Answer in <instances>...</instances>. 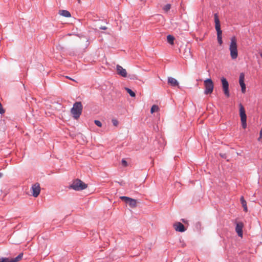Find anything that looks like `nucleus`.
Wrapping results in <instances>:
<instances>
[{"instance_id":"f257e3e1","label":"nucleus","mask_w":262,"mask_h":262,"mask_svg":"<svg viewBox=\"0 0 262 262\" xmlns=\"http://www.w3.org/2000/svg\"><path fill=\"white\" fill-rule=\"evenodd\" d=\"M83 106L81 102L77 101L73 104V107L71 110V113L73 117L77 119L79 118L82 112Z\"/></svg>"},{"instance_id":"f03ea898","label":"nucleus","mask_w":262,"mask_h":262,"mask_svg":"<svg viewBox=\"0 0 262 262\" xmlns=\"http://www.w3.org/2000/svg\"><path fill=\"white\" fill-rule=\"evenodd\" d=\"M88 187V185L83 182L79 179L73 180L72 183L69 186L70 189H72L76 191H80L85 189Z\"/></svg>"},{"instance_id":"7ed1b4c3","label":"nucleus","mask_w":262,"mask_h":262,"mask_svg":"<svg viewBox=\"0 0 262 262\" xmlns=\"http://www.w3.org/2000/svg\"><path fill=\"white\" fill-rule=\"evenodd\" d=\"M231 57L232 59H236L238 56L237 46L236 39L235 36L231 38V42L229 47Z\"/></svg>"},{"instance_id":"20e7f679","label":"nucleus","mask_w":262,"mask_h":262,"mask_svg":"<svg viewBox=\"0 0 262 262\" xmlns=\"http://www.w3.org/2000/svg\"><path fill=\"white\" fill-rule=\"evenodd\" d=\"M214 22H215V28L217 32V39L218 43L221 45L223 43L222 40V31L221 29L220 21L217 15V14L215 13L214 15Z\"/></svg>"},{"instance_id":"39448f33","label":"nucleus","mask_w":262,"mask_h":262,"mask_svg":"<svg viewBox=\"0 0 262 262\" xmlns=\"http://www.w3.org/2000/svg\"><path fill=\"white\" fill-rule=\"evenodd\" d=\"M239 116L241 117L242 125L243 128H246L247 127V115L245 108L243 105L240 103L239 105Z\"/></svg>"},{"instance_id":"423d86ee","label":"nucleus","mask_w":262,"mask_h":262,"mask_svg":"<svg viewBox=\"0 0 262 262\" xmlns=\"http://www.w3.org/2000/svg\"><path fill=\"white\" fill-rule=\"evenodd\" d=\"M205 88L204 94L206 95L210 94L212 93L214 88L213 82L211 79L208 78L204 81Z\"/></svg>"},{"instance_id":"0eeeda50","label":"nucleus","mask_w":262,"mask_h":262,"mask_svg":"<svg viewBox=\"0 0 262 262\" xmlns=\"http://www.w3.org/2000/svg\"><path fill=\"white\" fill-rule=\"evenodd\" d=\"M221 82L222 84V88L224 91V93L227 97H229L230 93L229 91V83L227 79L222 77L221 78Z\"/></svg>"},{"instance_id":"6e6552de","label":"nucleus","mask_w":262,"mask_h":262,"mask_svg":"<svg viewBox=\"0 0 262 262\" xmlns=\"http://www.w3.org/2000/svg\"><path fill=\"white\" fill-rule=\"evenodd\" d=\"M31 190H32V195L35 198L38 196L40 192L39 184L36 183L33 184L31 187Z\"/></svg>"},{"instance_id":"1a4fd4ad","label":"nucleus","mask_w":262,"mask_h":262,"mask_svg":"<svg viewBox=\"0 0 262 262\" xmlns=\"http://www.w3.org/2000/svg\"><path fill=\"white\" fill-rule=\"evenodd\" d=\"M173 226L176 231L183 232L186 230L184 226L180 222L175 223Z\"/></svg>"},{"instance_id":"9d476101","label":"nucleus","mask_w":262,"mask_h":262,"mask_svg":"<svg viewBox=\"0 0 262 262\" xmlns=\"http://www.w3.org/2000/svg\"><path fill=\"white\" fill-rule=\"evenodd\" d=\"M244 227V224L242 222H238L236 223L235 231L237 233V235L239 237L243 236V228Z\"/></svg>"},{"instance_id":"9b49d317","label":"nucleus","mask_w":262,"mask_h":262,"mask_svg":"<svg viewBox=\"0 0 262 262\" xmlns=\"http://www.w3.org/2000/svg\"><path fill=\"white\" fill-rule=\"evenodd\" d=\"M116 70L117 72V74L123 77H127V72L125 69H123L121 66L117 65Z\"/></svg>"},{"instance_id":"f8f14e48","label":"nucleus","mask_w":262,"mask_h":262,"mask_svg":"<svg viewBox=\"0 0 262 262\" xmlns=\"http://www.w3.org/2000/svg\"><path fill=\"white\" fill-rule=\"evenodd\" d=\"M239 84L241 86V90L243 93H245L246 92V85L244 83V73H241L239 75Z\"/></svg>"},{"instance_id":"ddd939ff","label":"nucleus","mask_w":262,"mask_h":262,"mask_svg":"<svg viewBox=\"0 0 262 262\" xmlns=\"http://www.w3.org/2000/svg\"><path fill=\"white\" fill-rule=\"evenodd\" d=\"M168 83L169 84L172 86H178L179 82L178 81L172 77H168Z\"/></svg>"},{"instance_id":"4468645a","label":"nucleus","mask_w":262,"mask_h":262,"mask_svg":"<svg viewBox=\"0 0 262 262\" xmlns=\"http://www.w3.org/2000/svg\"><path fill=\"white\" fill-rule=\"evenodd\" d=\"M241 204L242 205V206L244 208V210L245 211V212H247L248 211V208H247V203H246V200L244 199V196H242L241 198Z\"/></svg>"},{"instance_id":"2eb2a0df","label":"nucleus","mask_w":262,"mask_h":262,"mask_svg":"<svg viewBox=\"0 0 262 262\" xmlns=\"http://www.w3.org/2000/svg\"><path fill=\"white\" fill-rule=\"evenodd\" d=\"M59 13L61 15L66 17H70L71 16L70 13L68 11L65 10H60Z\"/></svg>"},{"instance_id":"dca6fc26","label":"nucleus","mask_w":262,"mask_h":262,"mask_svg":"<svg viewBox=\"0 0 262 262\" xmlns=\"http://www.w3.org/2000/svg\"><path fill=\"white\" fill-rule=\"evenodd\" d=\"M128 204L131 208H135L137 206V200L130 198L129 201H128Z\"/></svg>"},{"instance_id":"f3484780","label":"nucleus","mask_w":262,"mask_h":262,"mask_svg":"<svg viewBox=\"0 0 262 262\" xmlns=\"http://www.w3.org/2000/svg\"><path fill=\"white\" fill-rule=\"evenodd\" d=\"M23 253H21L19 254L18 255L17 257H16L15 258H12L10 260L9 259V262H17V261H19L20 259H21V258H23Z\"/></svg>"},{"instance_id":"a211bd4d","label":"nucleus","mask_w":262,"mask_h":262,"mask_svg":"<svg viewBox=\"0 0 262 262\" xmlns=\"http://www.w3.org/2000/svg\"><path fill=\"white\" fill-rule=\"evenodd\" d=\"M174 37L171 35H168L167 36V42L170 44V45H173L174 42Z\"/></svg>"},{"instance_id":"6ab92c4d","label":"nucleus","mask_w":262,"mask_h":262,"mask_svg":"<svg viewBox=\"0 0 262 262\" xmlns=\"http://www.w3.org/2000/svg\"><path fill=\"white\" fill-rule=\"evenodd\" d=\"M125 90L129 94V95L131 97H135V96H136L135 93L134 92H133L131 89H130L128 88H125Z\"/></svg>"},{"instance_id":"aec40b11","label":"nucleus","mask_w":262,"mask_h":262,"mask_svg":"<svg viewBox=\"0 0 262 262\" xmlns=\"http://www.w3.org/2000/svg\"><path fill=\"white\" fill-rule=\"evenodd\" d=\"M159 108L158 105H154L152 106L150 109L151 113H154L155 112H157L159 110Z\"/></svg>"},{"instance_id":"412c9836","label":"nucleus","mask_w":262,"mask_h":262,"mask_svg":"<svg viewBox=\"0 0 262 262\" xmlns=\"http://www.w3.org/2000/svg\"><path fill=\"white\" fill-rule=\"evenodd\" d=\"M120 199L124 201L126 204L128 203V201H129L130 198L125 196H122L120 197Z\"/></svg>"},{"instance_id":"4be33fe9","label":"nucleus","mask_w":262,"mask_h":262,"mask_svg":"<svg viewBox=\"0 0 262 262\" xmlns=\"http://www.w3.org/2000/svg\"><path fill=\"white\" fill-rule=\"evenodd\" d=\"M171 8V5L168 4L166 5L163 8V9L165 12H167Z\"/></svg>"},{"instance_id":"5701e85b","label":"nucleus","mask_w":262,"mask_h":262,"mask_svg":"<svg viewBox=\"0 0 262 262\" xmlns=\"http://www.w3.org/2000/svg\"><path fill=\"white\" fill-rule=\"evenodd\" d=\"M94 123L97 126L99 127L102 126V123L99 120H95L94 121Z\"/></svg>"},{"instance_id":"b1692460","label":"nucleus","mask_w":262,"mask_h":262,"mask_svg":"<svg viewBox=\"0 0 262 262\" xmlns=\"http://www.w3.org/2000/svg\"><path fill=\"white\" fill-rule=\"evenodd\" d=\"M0 262H9V259L8 258H0Z\"/></svg>"},{"instance_id":"393cba45","label":"nucleus","mask_w":262,"mask_h":262,"mask_svg":"<svg viewBox=\"0 0 262 262\" xmlns=\"http://www.w3.org/2000/svg\"><path fill=\"white\" fill-rule=\"evenodd\" d=\"M5 112V110L3 108L2 103L0 102V114H3Z\"/></svg>"},{"instance_id":"a878e982","label":"nucleus","mask_w":262,"mask_h":262,"mask_svg":"<svg viewBox=\"0 0 262 262\" xmlns=\"http://www.w3.org/2000/svg\"><path fill=\"white\" fill-rule=\"evenodd\" d=\"M112 123L113 125L115 126H117L118 124V121L116 119H112Z\"/></svg>"},{"instance_id":"bb28decb","label":"nucleus","mask_w":262,"mask_h":262,"mask_svg":"<svg viewBox=\"0 0 262 262\" xmlns=\"http://www.w3.org/2000/svg\"><path fill=\"white\" fill-rule=\"evenodd\" d=\"M121 162L123 166H126L127 165V163L124 159H122Z\"/></svg>"},{"instance_id":"cd10ccee","label":"nucleus","mask_w":262,"mask_h":262,"mask_svg":"<svg viewBox=\"0 0 262 262\" xmlns=\"http://www.w3.org/2000/svg\"><path fill=\"white\" fill-rule=\"evenodd\" d=\"M220 156L223 158H224V159H226L227 156V155L226 154H222V153H220Z\"/></svg>"},{"instance_id":"c85d7f7f","label":"nucleus","mask_w":262,"mask_h":262,"mask_svg":"<svg viewBox=\"0 0 262 262\" xmlns=\"http://www.w3.org/2000/svg\"><path fill=\"white\" fill-rule=\"evenodd\" d=\"M262 139V134H261V131L259 132V137L258 138V140L260 141Z\"/></svg>"},{"instance_id":"c756f323","label":"nucleus","mask_w":262,"mask_h":262,"mask_svg":"<svg viewBox=\"0 0 262 262\" xmlns=\"http://www.w3.org/2000/svg\"><path fill=\"white\" fill-rule=\"evenodd\" d=\"M99 28L101 30H104L107 29V27L105 26H101Z\"/></svg>"},{"instance_id":"7c9ffc66","label":"nucleus","mask_w":262,"mask_h":262,"mask_svg":"<svg viewBox=\"0 0 262 262\" xmlns=\"http://www.w3.org/2000/svg\"><path fill=\"white\" fill-rule=\"evenodd\" d=\"M180 243H181V241H180ZM182 247H184L185 246V244L184 243V242H182Z\"/></svg>"},{"instance_id":"2f4dec72","label":"nucleus","mask_w":262,"mask_h":262,"mask_svg":"<svg viewBox=\"0 0 262 262\" xmlns=\"http://www.w3.org/2000/svg\"><path fill=\"white\" fill-rule=\"evenodd\" d=\"M3 176V173L0 172V178H2Z\"/></svg>"},{"instance_id":"473e14b6","label":"nucleus","mask_w":262,"mask_h":262,"mask_svg":"<svg viewBox=\"0 0 262 262\" xmlns=\"http://www.w3.org/2000/svg\"><path fill=\"white\" fill-rule=\"evenodd\" d=\"M182 221L183 223H185V219H182Z\"/></svg>"},{"instance_id":"72a5a7b5","label":"nucleus","mask_w":262,"mask_h":262,"mask_svg":"<svg viewBox=\"0 0 262 262\" xmlns=\"http://www.w3.org/2000/svg\"><path fill=\"white\" fill-rule=\"evenodd\" d=\"M77 1L78 3L79 4H80V3H81L80 0H77Z\"/></svg>"},{"instance_id":"f704fd0d","label":"nucleus","mask_w":262,"mask_h":262,"mask_svg":"<svg viewBox=\"0 0 262 262\" xmlns=\"http://www.w3.org/2000/svg\"><path fill=\"white\" fill-rule=\"evenodd\" d=\"M67 78H69V79H72L71 78H70L68 77V76H67Z\"/></svg>"},{"instance_id":"c9c22d12","label":"nucleus","mask_w":262,"mask_h":262,"mask_svg":"<svg viewBox=\"0 0 262 262\" xmlns=\"http://www.w3.org/2000/svg\"><path fill=\"white\" fill-rule=\"evenodd\" d=\"M260 56L262 57V53H261V54H260Z\"/></svg>"}]
</instances>
